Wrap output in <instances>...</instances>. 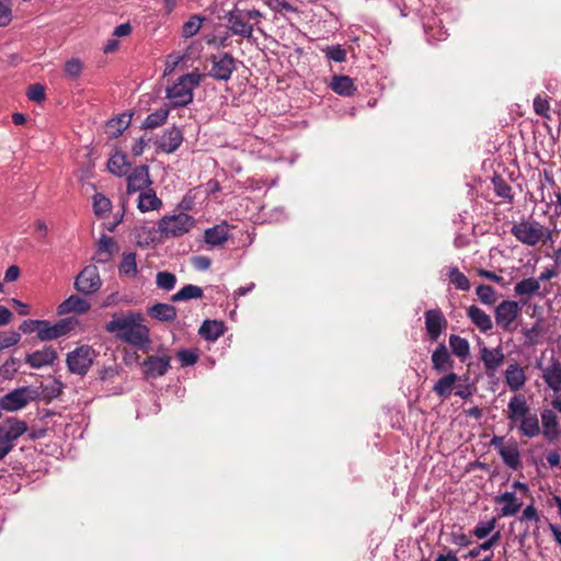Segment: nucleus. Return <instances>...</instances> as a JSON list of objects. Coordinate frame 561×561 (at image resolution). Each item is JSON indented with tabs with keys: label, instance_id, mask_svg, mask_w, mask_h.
I'll use <instances>...</instances> for the list:
<instances>
[{
	"label": "nucleus",
	"instance_id": "obj_62",
	"mask_svg": "<svg viewBox=\"0 0 561 561\" xmlns=\"http://www.w3.org/2000/svg\"><path fill=\"white\" fill-rule=\"evenodd\" d=\"M274 10L285 12H296L297 9L288 0H273Z\"/></svg>",
	"mask_w": 561,
	"mask_h": 561
},
{
	"label": "nucleus",
	"instance_id": "obj_51",
	"mask_svg": "<svg viewBox=\"0 0 561 561\" xmlns=\"http://www.w3.org/2000/svg\"><path fill=\"white\" fill-rule=\"evenodd\" d=\"M30 101L41 103L46 99V89L41 83L31 84L26 93Z\"/></svg>",
	"mask_w": 561,
	"mask_h": 561
},
{
	"label": "nucleus",
	"instance_id": "obj_38",
	"mask_svg": "<svg viewBox=\"0 0 561 561\" xmlns=\"http://www.w3.org/2000/svg\"><path fill=\"white\" fill-rule=\"evenodd\" d=\"M449 346L453 354L459 357L460 360H465L470 355V344L467 339L460 335L451 334L449 336Z\"/></svg>",
	"mask_w": 561,
	"mask_h": 561
},
{
	"label": "nucleus",
	"instance_id": "obj_24",
	"mask_svg": "<svg viewBox=\"0 0 561 561\" xmlns=\"http://www.w3.org/2000/svg\"><path fill=\"white\" fill-rule=\"evenodd\" d=\"M499 455L506 467L512 470L522 468L520 451L516 440L510 439L506 446L501 448Z\"/></svg>",
	"mask_w": 561,
	"mask_h": 561
},
{
	"label": "nucleus",
	"instance_id": "obj_23",
	"mask_svg": "<svg viewBox=\"0 0 561 561\" xmlns=\"http://www.w3.org/2000/svg\"><path fill=\"white\" fill-rule=\"evenodd\" d=\"M56 358V350L53 346H46L43 350L27 354L25 362L30 364L32 368H42L44 366L53 365Z\"/></svg>",
	"mask_w": 561,
	"mask_h": 561
},
{
	"label": "nucleus",
	"instance_id": "obj_22",
	"mask_svg": "<svg viewBox=\"0 0 561 561\" xmlns=\"http://www.w3.org/2000/svg\"><path fill=\"white\" fill-rule=\"evenodd\" d=\"M459 380L460 377L456 373H446L434 383L432 390L438 398L443 400L448 399Z\"/></svg>",
	"mask_w": 561,
	"mask_h": 561
},
{
	"label": "nucleus",
	"instance_id": "obj_33",
	"mask_svg": "<svg viewBox=\"0 0 561 561\" xmlns=\"http://www.w3.org/2000/svg\"><path fill=\"white\" fill-rule=\"evenodd\" d=\"M116 251L117 245L114 239L108 236H102L98 242L96 261L99 263H106L112 259Z\"/></svg>",
	"mask_w": 561,
	"mask_h": 561
},
{
	"label": "nucleus",
	"instance_id": "obj_54",
	"mask_svg": "<svg viewBox=\"0 0 561 561\" xmlns=\"http://www.w3.org/2000/svg\"><path fill=\"white\" fill-rule=\"evenodd\" d=\"M534 111L537 115L548 118L550 112L549 101L541 95H537L534 100Z\"/></svg>",
	"mask_w": 561,
	"mask_h": 561
},
{
	"label": "nucleus",
	"instance_id": "obj_34",
	"mask_svg": "<svg viewBox=\"0 0 561 561\" xmlns=\"http://www.w3.org/2000/svg\"><path fill=\"white\" fill-rule=\"evenodd\" d=\"M496 503H504V506L501 508L502 516H513L515 515L522 507L523 503L519 502L513 492H505L495 499Z\"/></svg>",
	"mask_w": 561,
	"mask_h": 561
},
{
	"label": "nucleus",
	"instance_id": "obj_16",
	"mask_svg": "<svg viewBox=\"0 0 561 561\" xmlns=\"http://www.w3.org/2000/svg\"><path fill=\"white\" fill-rule=\"evenodd\" d=\"M171 357L168 355L148 356L144 363V374L149 378H158L164 376L170 368Z\"/></svg>",
	"mask_w": 561,
	"mask_h": 561
},
{
	"label": "nucleus",
	"instance_id": "obj_7",
	"mask_svg": "<svg viewBox=\"0 0 561 561\" xmlns=\"http://www.w3.org/2000/svg\"><path fill=\"white\" fill-rule=\"evenodd\" d=\"M520 313V307L517 301L503 300L494 310L496 325L505 332L514 330V322Z\"/></svg>",
	"mask_w": 561,
	"mask_h": 561
},
{
	"label": "nucleus",
	"instance_id": "obj_15",
	"mask_svg": "<svg viewBox=\"0 0 561 561\" xmlns=\"http://www.w3.org/2000/svg\"><path fill=\"white\" fill-rule=\"evenodd\" d=\"M229 28L234 35H240L244 38H251L253 34V25L249 23L242 10L236 8L228 12L226 16Z\"/></svg>",
	"mask_w": 561,
	"mask_h": 561
},
{
	"label": "nucleus",
	"instance_id": "obj_39",
	"mask_svg": "<svg viewBox=\"0 0 561 561\" xmlns=\"http://www.w3.org/2000/svg\"><path fill=\"white\" fill-rule=\"evenodd\" d=\"M130 116L123 114L116 118H113L106 124V134L112 138L119 137L125 129L129 126Z\"/></svg>",
	"mask_w": 561,
	"mask_h": 561
},
{
	"label": "nucleus",
	"instance_id": "obj_64",
	"mask_svg": "<svg viewBox=\"0 0 561 561\" xmlns=\"http://www.w3.org/2000/svg\"><path fill=\"white\" fill-rule=\"evenodd\" d=\"M193 264L197 270L205 271L209 268L211 261L207 256H196L193 260Z\"/></svg>",
	"mask_w": 561,
	"mask_h": 561
},
{
	"label": "nucleus",
	"instance_id": "obj_46",
	"mask_svg": "<svg viewBox=\"0 0 561 561\" xmlns=\"http://www.w3.org/2000/svg\"><path fill=\"white\" fill-rule=\"evenodd\" d=\"M157 286L163 290H172L176 284V276L173 273L163 271L156 276Z\"/></svg>",
	"mask_w": 561,
	"mask_h": 561
},
{
	"label": "nucleus",
	"instance_id": "obj_59",
	"mask_svg": "<svg viewBox=\"0 0 561 561\" xmlns=\"http://www.w3.org/2000/svg\"><path fill=\"white\" fill-rule=\"evenodd\" d=\"M20 339H21V335L19 332L12 331V332L5 333L2 336V348L15 345L20 341Z\"/></svg>",
	"mask_w": 561,
	"mask_h": 561
},
{
	"label": "nucleus",
	"instance_id": "obj_37",
	"mask_svg": "<svg viewBox=\"0 0 561 561\" xmlns=\"http://www.w3.org/2000/svg\"><path fill=\"white\" fill-rule=\"evenodd\" d=\"M107 168L110 172L117 176H123L127 174L129 170V163L127 161V157L125 153L116 151L112 157L108 159Z\"/></svg>",
	"mask_w": 561,
	"mask_h": 561
},
{
	"label": "nucleus",
	"instance_id": "obj_17",
	"mask_svg": "<svg viewBox=\"0 0 561 561\" xmlns=\"http://www.w3.org/2000/svg\"><path fill=\"white\" fill-rule=\"evenodd\" d=\"M431 360L436 374L449 373L455 366V360L444 343H439L433 351Z\"/></svg>",
	"mask_w": 561,
	"mask_h": 561
},
{
	"label": "nucleus",
	"instance_id": "obj_58",
	"mask_svg": "<svg viewBox=\"0 0 561 561\" xmlns=\"http://www.w3.org/2000/svg\"><path fill=\"white\" fill-rule=\"evenodd\" d=\"M478 275L483 277V278H486L489 280H492L503 287H505L507 285V283L504 280V278L497 274H495L494 272H491V271H488V270H484V268H479L477 271Z\"/></svg>",
	"mask_w": 561,
	"mask_h": 561
},
{
	"label": "nucleus",
	"instance_id": "obj_29",
	"mask_svg": "<svg viewBox=\"0 0 561 561\" xmlns=\"http://www.w3.org/2000/svg\"><path fill=\"white\" fill-rule=\"evenodd\" d=\"M27 431V424L15 417H9L2 423V436L15 440Z\"/></svg>",
	"mask_w": 561,
	"mask_h": 561
},
{
	"label": "nucleus",
	"instance_id": "obj_3",
	"mask_svg": "<svg viewBox=\"0 0 561 561\" xmlns=\"http://www.w3.org/2000/svg\"><path fill=\"white\" fill-rule=\"evenodd\" d=\"M194 225L195 220L192 216L185 213H179L171 216H163L158 222V228L165 238H175L187 233Z\"/></svg>",
	"mask_w": 561,
	"mask_h": 561
},
{
	"label": "nucleus",
	"instance_id": "obj_45",
	"mask_svg": "<svg viewBox=\"0 0 561 561\" xmlns=\"http://www.w3.org/2000/svg\"><path fill=\"white\" fill-rule=\"evenodd\" d=\"M38 388L41 393L39 399L50 401L61 394L64 385L59 380H54L50 385L45 387L41 386Z\"/></svg>",
	"mask_w": 561,
	"mask_h": 561
},
{
	"label": "nucleus",
	"instance_id": "obj_36",
	"mask_svg": "<svg viewBox=\"0 0 561 561\" xmlns=\"http://www.w3.org/2000/svg\"><path fill=\"white\" fill-rule=\"evenodd\" d=\"M518 431L522 436L534 438L540 434L539 419L535 412L522 420L518 424Z\"/></svg>",
	"mask_w": 561,
	"mask_h": 561
},
{
	"label": "nucleus",
	"instance_id": "obj_25",
	"mask_svg": "<svg viewBox=\"0 0 561 561\" xmlns=\"http://www.w3.org/2000/svg\"><path fill=\"white\" fill-rule=\"evenodd\" d=\"M90 308L91 305L89 304L88 300L77 295H71L58 306L57 310L59 314H66L70 312L83 314L88 312Z\"/></svg>",
	"mask_w": 561,
	"mask_h": 561
},
{
	"label": "nucleus",
	"instance_id": "obj_60",
	"mask_svg": "<svg viewBox=\"0 0 561 561\" xmlns=\"http://www.w3.org/2000/svg\"><path fill=\"white\" fill-rule=\"evenodd\" d=\"M21 275V270L18 265H11L7 268L4 273L3 280L7 283L15 282L19 279Z\"/></svg>",
	"mask_w": 561,
	"mask_h": 561
},
{
	"label": "nucleus",
	"instance_id": "obj_2",
	"mask_svg": "<svg viewBox=\"0 0 561 561\" xmlns=\"http://www.w3.org/2000/svg\"><path fill=\"white\" fill-rule=\"evenodd\" d=\"M202 75L191 72L181 76L172 85L167 88V99L173 108L186 106L193 101V90L201 84Z\"/></svg>",
	"mask_w": 561,
	"mask_h": 561
},
{
	"label": "nucleus",
	"instance_id": "obj_52",
	"mask_svg": "<svg viewBox=\"0 0 561 561\" xmlns=\"http://www.w3.org/2000/svg\"><path fill=\"white\" fill-rule=\"evenodd\" d=\"M65 73L70 79H77L82 71V62L78 58H71L65 64Z\"/></svg>",
	"mask_w": 561,
	"mask_h": 561
},
{
	"label": "nucleus",
	"instance_id": "obj_20",
	"mask_svg": "<svg viewBox=\"0 0 561 561\" xmlns=\"http://www.w3.org/2000/svg\"><path fill=\"white\" fill-rule=\"evenodd\" d=\"M183 142L182 130L178 127L167 129L163 135L157 140L158 148L165 152L172 153L179 149Z\"/></svg>",
	"mask_w": 561,
	"mask_h": 561
},
{
	"label": "nucleus",
	"instance_id": "obj_21",
	"mask_svg": "<svg viewBox=\"0 0 561 561\" xmlns=\"http://www.w3.org/2000/svg\"><path fill=\"white\" fill-rule=\"evenodd\" d=\"M542 435L549 443H554L559 439L560 428L557 414L549 409H545L541 414Z\"/></svg>",
	"mask_w": 561,
	"mask_h": 561
},
{
	"label": "nucleus",
	"instance_id": "obj_53",
	"mask_svg": "<svg viewBox=\"0 0 561 561\" xmlns=\"http://www.w3.org/2000/svg\"><path fill=\"white\" fill-rule=\"evenodd\" d=\"M495 524H496L495 518H492L486 522H481L476 526V528L473 530V535L479 539H483V538L488 537L493 531V529L495 528Z\"/></svg>",
	"mask_w": 561,
	"mask_h": 561
},
{
	"label": "nucleus",
	"instance_id": "obj_11",
	"mask_svg": "<svg viewBox=\"0 0 561 561\" xmlns=\"http://www.w3.org/2000/svg\"><path fill=\"white\" fill-rule=\"evenodd\" d=\"M533 413L524 394H515L507 404L506 417L510 421V430H513L522 420Z\"/></svg>",
	"mask_w": 561,
	"mask_h": 561
},
{
	"label": "nucleus",
	"instance_id": "obj_27",
	"mask_svg": "<svg viewBox=\"0 0 561 561\" xmlns=\"http://www.w3.org/2000/svg\"><path fill=\"white\" fill-rule=\"evenodd\" d=\"M147 314L161 322H171L176 318V308L169 304L158 302L147 308Z\"/></svg>",
	"mask_w": 561,
	"mask_h": 561
},
{
	"label": "nucleus",
	"instance_id": "obj_35",
	"mask_svg": "<svg viewBox=\"0 0 561 561\" xmlns=\"http://www.w3.org/2000/svg\"><path fill=\"white\" fill-rule=\"evenodd\" d=\"M137 206L141 213H146L159 209L162 206V202L157 197L156 192L152 188H147L140 192Z\"/></svg>",
	"mask_w": 561,
	"mask_h": 561
},
{
	"label": "nucleus",
	"instance_id": "obj_28",
	"mask_svg": "<svg viewBox=\"0 0 561 561\" xmlns=\"http://www.w3.org/2000/svg\"><path fill=\"white\" fill-rule=\"evenodd\" d=\"M205 242L211 245H221L229 238V226L227 222H221L205 230Z\"/></svg>",
	"mask_w": 561,
	"mask_h": 561
},
{
	"label": "nucleus",
	"instance_id": "obj_26",
	"mask_svg": "<svg viewBox=\"0 0 561 561\" xmlns=\"http://www.w3.org/2000/svg\"><path fill=\"white\" fill-rule=\"evenodd\" d=\"M467 317L483 333L493 328L491 317L476 305H471L467 308Z\"/></svg>",
	"mask_w": 561,
	"mask_h": 561
},
{
	"label": "nucleus",
	"instance_id": "obj_50",
	"mask_svg": "<svg viewBox=\"0 0 561 561\" xmlns=\"http://www.w3.org/2000/svg\"><path fill=\"white\" fill-rule=\"evenodd\" d=\"M328 59H331L335 62H343L346 60V50L341 45L335 46H327L323 49Z\"/></svg>",
	"mask_w": 561,
	"mask_h": 561
},
{
	"label": "nucleus",
	"instance_id": "obj_40",
	"mask_svg": "<svg viewBox=\"0 0 561 561\" xmlns=\"http://www.w3.org/2000/svg\"><path fill=\"white\" fill-rule=\"evenodd\" d=\"M169 108H159L156 112L149 114L146 119L142 122V129H154L161 125H163L169 116Z\"/></svg>",
	"mask_w": 561,
	"mask_h": 561
},
{
	"label": "nucleus",
	"instance_id": "obj_10",
	"mask_svg": "<svg viewBox=\"0 0 561 561\" xmlns=\"http://www.w3.org/2000/svg\"><path fill=\"white\" fill-rule=\"evenodd\" d=\"M533 413L524 394H515L507 404L506 417L510 421V430H513L522 420Z\"/></svg>",
	"mask_w": 561,
	"mask_h": 561
},
{
	"label": "nucleus",
	"instance_id": "obj_63",
	"mask_svg": "<svg viewBox=\"0 0 561 561\" xmlns=\"http://www.w3.org/2000/svg\"><path fill=\"white\" fill-rule=\"evenodd\" d=\"M539 519V516H538V513H537V510L535 508L534 505H528L526 506V508L523 511V514H522V517H520V520H535L537 522Z\"/></svg>",
	"mask_w": 561,
	"mask_h": 561
},
{
	"label": "nucleus",
	"instance_id": "obj_42",
	"mask_svg": "<svg viewBox=\"0 0 561 561\" xmlns=\"http://www.w3.org/2000/svg\"><path fill=\"white\" fill-rule=\"evenodd\" d=\"M118 270L121 274L127 277H135L138 273L136 253H124Z\"/></svg>",
	"mask_w": 561,
	"mask_h": 561
},
{
	"label": "nucleus",
	"instance_id": "obj_30",
	"mask_svg": "<svg viewBox=\"0 0 561 561\" xmlns=\"http://www.w3.org/2000/svg\"><path fill=\"white\" fill-rule=\"evenodd\" d=\"M505 380L512 391H518L526 382V375L517 364H511L505 373Z\"/></svg>",
	"mask_w": 561,
	"mask_h": 561
},
{
	"label": "nucleus",
	"instance_id": "obj_1",
	"mask_svg": "<svg viewBox=\"0 0 561 561\" xmlns=\"http://www.w3.org/2000/svg\"><path fill=\"white\" fill-rule=\"evenodd\" d=\"M105 331L144 352L151 344L150 329L145 324V317L140 312L115 313L105 324Z\"/></svg>",
	"mask_w": 561,
	"mask_h": 561
},
{
	"label": "nucleus",
	"instance_id": "obj_55",
	"mask_svg": "<svg viewBox=\"0 0 561 561\" xmlns=\"http://www.w3.org/2000/svg\"><path fill=\"white\" fill-rule=\"evenodd\" d=\"M178 358L182 367L192 366L198 360L196 352L191 350H181L178 352Z\"/></svg>",
	"mask_w": 561,
	"mask_h": 561
},
{
	"label": "nucleus",
	"instance_id": "obj_31",
	"mask_svg": "<svg viewBox=\"0 0 561 561\" xmlns=\"http://www.w3.org/2000/svg\"><path fill=\"white\" fill-rule=\"evenodd\" d=\"M330 88L342 96H352L356 92L354 81L348 76H333Z\"/></svg>",
	"mask_w": 561,
	"mask_h": 561
},
{
	"label": "nucleus",
	"instance_id": "obj_4",
	"mask_svg": "<svg viewBox=\"0 0 561 561\" xmlns=\"http://www.w3.org/2000/svg\"><path fill=\"white\" fill-rule=\"evenodd\" d=\"M96 353L90 345H81L67 354V367L70 373L84 376L92 366Z\"/></svg>",
	"mask_w": 561,
	"mask_h": 561
},
{
	"label": "nucleus",
	"instance_id": "obj_47",
	"mask_svg": "<svg viewBox=\"0 0 561 561\" xmlns=\"http://www.w3.org/2000/svg\"><path fill=\"white\" fill-rule=\"evenodd\" d=\"M476 294L484 305L491 306L496 301L495 290L490 285H479L476 289Z\"/></svg>",
	"mask_w": 561,
	"mask_h": 561
},
{
	"label": "nucleus",
	"instance_id": "obj_8",
	"mask_svg": "<svg viewBox=\"0 0 561 561\" xmlns=\"http://www.w3.org/2000/svg\"><path fill=\"white\" fill-rule=\"evenodd\" d=\"M102 280L95 265L85 266L76 277L75 288L84 294L91 295L100 289Z\"/></svg>",
	"mask_w": 561,
	"mask_h": 561
},
{
	"label": "nucleus",
	"instance_id": "obj_12",
	"mask_svg": "<svg viewBox=\"0 0 561 561\" xmlns=\"http://www.w3.org/2000/svg\"><path fill=\"white\" fill-rule=\"evenodd\" d=\"M210 76L216 80L228 81L236 69L234 58L230 53L211 56Z\"/></svg>",
	"mask_w": 561,
	"mask_h": 561
},
{
	"label": "nucleus",
	"instance_id": "obj_32",
	"mask_svg": "<svg viewBox=\"0 0 561 561\" xmlns=\"http://www.w3.org/2000/svg\"><path fill=\"white\" fill-rule=\"evenodd\" d=\"M198 333L207 341H216L225 333V325L222 321L205 320Z\"/></svg>",
	"mask_w": 561,
	"mask_h": 561
},
{
	"label": "nucleus",
	"instance_id": "obj_13",
	"mask_svg": "<svg viewBox=\"0 0 561 561\" xmlns=\"http://www.w3.org/2000/svg\"><path fill=\"white\" fill-rule=\"evenodd\" d=\"M425 328L428 339L433 342L437 341L448 322L440 309H430L424 313Z\"/></svg>",
	"mask_w": 561,
	"mask_h": 561
},
{
	"label": "nucleus",
	"instance_id": "obj_41",
	"mask_svg": "<svg viewBox=\"0 0 561 561\" xmlns=\"http://www.w3.org/2000/svg\"><path fill=\"white\" fill-rule=\"evenodd\" d=\"M204 293L203 289L199 286L196 285H185L183 288H181L178 293H175L171 297V301H183L187 299H199L203 298Z\"/></svg>",
	"mask_w": 561,
	"mask_h": 561
},
{
	"label": "nucleus",
	"instance_id": "obj_43",
	"mask_svg": "<svg viewBox=\"0 0 561 561\" xmlns=\"http://www.w3.org/2000/svg\"><path fill=\"white\" fill-rule=\"evenodd\" d=\"M540 289L539 279L534 277L525 278L515 285L514 291L517 296H531Z\"/></svg>",
	"mask_w": 561,
	"mask_h": 561
},
{
	"label": "nucleus",
	"instance_id": "obj_5",
	"mask_svg": "<svg viewBox=\"0 0 561 561\" xmlns=\"http://www.w3.org/2000/svg\"><path fill=\"white\" fill-rule=\"evenodd\" d=\"M39 388L23 386L16 388L2 397V410L18 411L26 407L30 402L39 400Z\"/></svg>",
	"mask_w": 561,
	"mask_h": 561
},
{
	"label": "nucleus",
	"instance_id": "obj_19",
	"mask_svg": "<svg viewBox=\"0 0 561 561\" xmlns=\"http://www.w3.org/2000/svg\"><path fill=\"white\" fill-rule=\"evenodd\" d=\"M480 359L484 365L486 374H493L503 365L505 355L500 346L489 348L483 345L480 347Z\"/></svg>",
	"mask_w": 561,
	"mask_h": 561
},
{
	"label": "nucleus",
	"instance_id": "obj_18",
	"mask_svg": "<svg viewBox=\"0 0 561 561\" xmlns=\"http://www.w3.org/2000/svg\"><path fill=\"white\" fill-rule=\"evenodd\" d=\"M151 184L149 168L147 165L136 167L127 178V194L145 191Z\"/></svg>",
	"mask_w": 561,
	"mask_h": 561
},
{
	"label": "nucleus",
	"instance_id": "obj_48",
	"mask_svg": "<svg viewBox=\"0 0 561 561\" xmlns=\"http://www.w3.org/2000/svg\"><path fill=\"white\" fill-rule=\"evenodd\" d=\"M204 19L198 15H192L188 21H186L183 25L182 33L183 36L188 38L198 33L202 27Z\"/></svg>",
	"mask_w": 561,
	"mask_h": 561
},
{
	"label": "nucleus",
	"instance_id": "obj_56",
	"mask_svg": "<svg viewBox=\"0 0 561 561\" xmlns=\"http://www.w3.org/2000/svg\"><path fill=\"white\" fill-rule=\"evenodd\" d=\"M93 208L96 215H102L110 210L111 201L101 194H96L94 196Z\"/></svg>",
	"mask_w": 561,
	"mask_h": 561
},
{
	"label": "nucleus",
	"instance_id": "obj_14",
	"mask_svg": "<svg viewBox=\"0 0 561 561\" xmlns=\"http://www.w3.org/2000/svg\"><path fill=\"white\" fill-rule=\"evenodd\" d=\"M538 368L541 370V378L547 387L554 393H559L561 390V362L559 358L551 357L547 366L538 364Z\"/></svg>",
	"mask_w": 561,
	"mask_h": 561
},
{
	"label": "nucleus",
	"instance_id": "obj_61",
	"mask_svg": "<svg viewBox=\"0 0 561 561\" xmlns=\"http://www.w3.org/2000/svg\"><path fill=\"white\" fill-rule=\"evenodd\" d=\"M38 322L39 320H24L20 325V330L25 334L33 332L38 333Z\"/></svg>",
	"mask_w": 561,
	"mask_h": 561
},
{
	"label": "nucleus",
	"instance_id": "obj_49",
	"mask_svg": "<svg viewBox=\"0 0 561 561\" xmlns=\"http://www.w3.org/2000/svg\"><path fill=\"white\" fill-rule=\"evenodd\" d=\"M494 191L497 196L512 201V187L500 176L493 179Z\"/></svg>",
	"mask_w": 561,
	"mask_h": 561
},
{
	"label": "nucleus",
	"instance_id": "obj_57",
	"mask_svg": "<svg viewBox=\"0 0 561 561\" xmlns=\"http://www.w3.org/2000/svg\"><path fill=\"white\" fill-rule=\"evenodd\" d=\"M20 367V359L10 358L2 364V378H11Z\"/></svg>",
	"mask_w": 561,
	"mask_h": 561
},
{
	"label": "nucleus",
	"instance_id": "obj_44",
	"mask_svg": "<svg viewBox=\"0 0 561 561\" xmlns=\"http://www.w3.org/2000/svg\"><path fill=\"white\" fill-rule=\"evenodd\" d=\"M447 275H448L449 282L453 285H455V287L457 289H460L463 291H467L470 289V287H471L470 280L462 272L459 271L458 267H456V266L450 267Z\"/></svg>",
	"mask_w": 561,
	"mask_h": 561
},
{
	"label": "nucleus",
	"instance_id": "obj_6",
	"mask_svg": "<svg viewBox=\"0 0 561 561\" xmlns=\"http://www.w3.org/2000/svg\"><path fill=\"white\" fill-rule=\"evenodd\" d=\"M511 233L523 244L535 247L540 242L541 224L536 220H522L512 226Z\"/></svg>",
	"mask_w": 561,
	"mask_h": 561
},
{
	"label": "nucleus",
	"instance_id": "obj_9",
	"mask_svg": "<svg viewBox=\"0 0 561 561\" xmlns=\"http://www.w3.org/2000/svg\"><path fill=\"white\" fill-rule=\"evenodd\" d=\"M75 323L76 321L71 318L61 319L53 325L48 321L39 320L37 337L41 341L58 339L69 333L73 329Z\"/></svg>",
	"mask_w": 561,
	"mask_h": 561
}]
</instances>
